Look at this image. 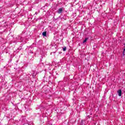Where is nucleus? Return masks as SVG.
Wrapping results in <instances>:
<instances>
[{"mask_svg":"<svg viewBox=\"0 0 125 125\" xmlns=\"http://www.w3.org/2000/svg\"><path fill=\"white\" fill-rule=\"evenodd\" d=\"M119 96H122V90L120 89L118 91Z\"/></svg>","mask_w":125,"mask_h":125,"instance_id":"obj_2","label":"nucleus"},{"mask_svg":"<svg viewBox=\"0 0 125 125\" xmlns=\"http://www.w3.org/2000/svg\"><path fill=\"white\" fill-rule=\"evenodd\" d=\"M67 50V47H64L63 48V51H66Z\"/></svg>","mask_w":125,"mask_h":125,"instance_id":"obj_5","label":"nucleus"},{"mask_svg":"<svg viewBox=\"0 0 125 125\" xmlns=\"http://www.w3.org/2000/svg\"><path fill=\"white\" fill-rule=\"evenodd\" d=\"M42 36H43V37H46V32L44 31L42 33Z\"/></svg>","mask_w":125,"mask_h":125,"instance_id":"obj_3","label":"nucleus"},{"mask_svg":"<svg viewBox=\"0 0 125 125\" xmlns=\"http://www.w3.org/2000/svg\"><path fill=\"white\" fill-rule=\"evenodd\" d=\"M87 40H88V38H85V40L83 41V43H84V42H86Z\"/></svg>","mask_w":125,"mask_h":125,"instance_id":"obj_4","label":"nucleus"},{"mask_svg":"<svg viewBox=\"0 0 125 125\" xmlns=\"http://www.w3.org/2000/svg\"><path fill=\"white\" fill-rule=\"evenodd\" d=\"M62 11H63V9L60 8L58 10V13H59V14H60V13H62Z\"/></svg>","mask_w":125,"mask_h":125,"instance_id":"obj_1","label":"nucleus"}]
</instances>
